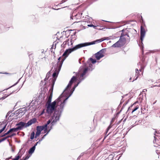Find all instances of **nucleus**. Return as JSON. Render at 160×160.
I'll use <instances>...</instances> for the list:
<instances>
[{"instance_id": "412c9836", "label": "nucleus", "mask_w": 160, "mask_h": 160, "mask_svg": "<svg viewBox=\"0 0 160 160\" xmlns=\"http://www.w3.org/2000/svg\"><path fill=\"white\" fill-rule=\"evenodd\" d=\"M146 110L145 108L141 107V113L142 114H144L145 113L144 111Z\"/></svg>"}, {"instance_id": "49530a36", "label": "nucleus", "mask_w": 160, "mask_h": 160, "mask_svg": "<svg viewBox=\"0 0 160 160\" xmlns=\"http://www.w3.org/2000/svg\"><path fill=\"white\" fill-rule=\"evenodd\" d=\"M2 142V141L1 139H0V143Z\"/></svg>"}, {"instance_id": "ea45409f", "label": "nucleus", "mask_w": 160, "mask_h": 160, "mask_svg": "<svg viewBox=\"0 0 160 160\" xmlns=\"http://www.w3.org/2000/svg\"><path fill=\"white\" fill-rule=\"evenodd\" d=\"M48 79V78H47V77H46V78H45L44 79V81H46Z\"/></svg>"}, {"instance_id": "4468645a", "label": "nucleus", "mask_w": 160, "mask_h": 160, "mask_svg": "<svg viewBox=\"0 0 160 160\" xmlns=\"http://www.w3.org/2000/svg\"><path fill=\"white\" fill-rule=\"evenodd\" d=\"M35 149V146H33L29 150L28 152L30 154H32L34 152Z\"/></svg>"}, {"instance_id": "a18cd8bd", "label": "nucleus", "mask_w": 160, "mask_h": 160, "mask_svg": "<svg viewBox=\"0 0 160 160\" xmlns=\"http://www.w3.org/2000/svg\"><path fill=\"white\" fill-rule=\"evenodd\" d=\"M28 56H30V55H32V53H31L30 54V53H28Z\"/></svg>"}, {"instance_id": "79ce46f5", "label": "nucleus", "mask_w": 160, "mask_h": 160, "mask_svg": "<svg viewBox=\"0 0 160 160\" xmlns=\"http://www.w3.org/2000/svg\"><path fill=\"white\" fill-rule=\"evenodd\" d=\"M3 73V74H7L9 75H10L11 74L10 73Z\"/></svg>"}, {"instance_id": "3c124183", "label": "nucleus", "mask_w": 160, "mask_h": 160, "mask_svg": "<svg viewBox=\"0 0 160 160\" xmlns=\"http://www.w3.org/2000/svg\"><path fill=\"white\" fill-rule=\"evenodd\" d=\"M2 73L0 72V73Z\"/></svg>"}, {"instance_id": "2f4dec72", "label": "nucleus", "mask_w": 160, "mask_h": 160, "mask_svg": "<svg viewBox=\"0 0 160 160\" xmlns=\"http://www.w3.org/2000/svg\"><path fill=\"white\" fill-rule=\"evenodd\" d=\"M63 103H64L63 102L62 103L60 104V108L59 109L60 110H61V111L63 108V107H62V104H63ZM58 109H59V108H58Z\"/></svg>"}, {"instance_id": "9b49d317", "label": "nucleus", "mask_w": 160, "mask_h": 160, "mask_svg": "<svg viewBox=\"0 0 160 160\" xmlns=\"http://www.w3.org/2000/svg\"><path fill=\"white\" fill-rule=\"evenodd\" d=\"M88 69L89 68L88 67L85 68L84 69L82 73L80 75V78H82L83 77V76L86 74Z\"/></svg>"}, {"instance_id": "cd10ccee", "label": "nucleus", "mask_w": 160, "mask_h": 160, "mask_svg": "<svg viewBox=\"0 0 160 160\" xmlns=\"http://www.w3.org/2000/svg\"><path fill=\"white\" fill-rule=\"evenodd\" d=\"M112 126L111 125H110L108 127L107 129V130L106 131V134L108 132L109 130L111 128Z\"/></svg>"}, {"instance_id": "20e7f679", "label": "nucleus", "mask_w": 160, "mask_h": 160, "mask_svg": "<svg viewBox=\"0 0 160 160\" xmlns=\"http://www.w3.org/2000/svg\"><path fill=\"white\" fill-rule=\"evenodd\" d=\"M37 121L35 118H33L29 121L27 123H25L22 122H20L17 124L16 125L18 126L17 128L18 130L22 129L24 127L26 128L31 125L32 124L35 123Z\"/></svg>"}, {"instance_id": "72a5a7b5", "label": "nucleus", "mask_w": 160, "mask_h": 160, "mask_svg": "<svg viewBox=\"0 0 160 160\" xmlns=\"http://www.w3.org/2000/svg\"><path fill=\"white\" fill-rule=\"evenodd\" d=\"M78 84H76L74 85V87L73 88H72V91H73L75 89V88L78 86Z\"/></svg>"}, {"instance_id": "f704fd0d", "label": "nucleus", "mask_w": 160, "mask_h": 160, "mask_svg": "<svg viewBox=\"0 0 160 160\" xmlns=\"http://www.w3.org/2000/svg\"><path fill=\"white\" fill-rule=\"evenodd\" d=\"M43 130H44V133H46L47 132H48V131L47 130V127H46V128H45Z\"/></svg>"}, {"instance_id": "c9c22d12", "label": "nucleus", "mask_w": 160, "mask_h": 160, "mask_svg": "<svg viewBox=\"0 0 160 160\" xmlns=\"http://www.w3.org/2000/svg\"><path fill=\"white\" fill-rule=\"evenodd\" d=\"M140 22H142V25H145V24H144V23L143 22V20L142 18V16H141V20H140Z\"/></svg>"}, {"instance_id": "8fccbe9b", "label": "nucleus", "mask_w": 160, "mask_h": 160, "mask_svg": "<svg viewBox=\"0 0 160 160\" xmlns=\"http://www.w3.org/2000/svg\"><path fill=\"white\" fill-rule=\"evenodd\" d=\"M71 31H73V30H71Z\"/></svg>"}, {"instance_id": "4c0bfd02", "label": "nucleus", "mask_w": 160, "mask_h": 160, "mask_svg": "<svg viewBox=\"0 0 160 160\" xmlns=\"http://www.w3.org/2000/svg\"><path fill=\"white\" fill-rule=\"evenodd\" d=\"M25 108H22V110H20L19 111V112H20L21 111H25V112H23L24 113H25Z\"/></svg>"}, {"instance_id": "58836bf2", "label": "nucleus", "mask_w": 160, "mask_h": 160, "mask_svg": "<svg viewBox=\"0 0 160 160\" xmlns=\"http://www.w3.org/2000/svg\"><path fill=\"white\" fill-rule=\"evenodd\" d=\"M88 27H92V26H93V25L92 24H88Z\"/></svg>"}, {"instance_id": "aec40b11", "label": "nucleus", "mask_w": 160, "mask_h": 160, "mask_svg": "<svg viewBox=\"0 0 160 160\" xmlns=\"http://www.w3.org/2000/svg\"><path fill=\"white\" fill-rule=\"evenodd\" d=\"M89 60L92 63H95L96 62V60L95 59H93L92 58H90Z\"/></svg>"}, {"instance_id": "7c9ffc66", "label": "nucleus", "mask_w": 160, "mask_h": 160, "mask_svg": "<svg viewBox=\"0 0 160 160\" xmlns=\"http://www.w3.org/2000/svg\"><path fill=\"white\" fill-rule=\"evenodd\" d=\"M50 75V72H48L46 75V77H47L48 78H49Z\"/></svg>"}, {"instance_id": "9d476101", "label": "nucleus", "mask_w": 160, "mask_h": 160, "mask_svg": "<svg viewBox=\"0 0 160 160\" xmlns=\"http://www.w3.org/2000/svg\"><path fill=\"white\" fill-rule=\"evenodd\" d=\"M56 81V79L55 78H53L51 80V85L52 86L51 87L50 89L49 90V92H50V94H51L52 95V92H53V87L55 84V82Z\"/></svg>"}, {"instance_id": "39448f33", "label": "nucleus", "mask_w": 160, "mask_h": 160, "mask_svg": "<svg viewBox=\"0 0 160 160\" xmlns=\"http://www.w3.org/2000/svg\"><path fill=\"white\" fill-rule=\"evenodd\" d=\"M106 48H103L94 54L95 58L97 60H100L105 56Z\"/></svg>"}, {"instance_id": "5701e85b", "label": "nucleus", "mask_w": 160, "mask_h": 160, "mask_svg": "<svg viewBox=\"0 0 160 160\" xmlns=\"http://www.w3.org/2000/svg\"><path fill=\"white\" fill-rule=\"evenodd\" d=\"M13 91L11 92H10L9 94V95H6L5 94V96H3L2 97V99H4L6 97H7L9 95H10L11 94H12V93L13 92Z\"/></svg>"}, {"instance_id": "c85d7f7f", "label": "nucleus", "mask_w": 160, "mask_h": 160, "mask_svg": "<svg viewBox=\"0 0 160 160\" xmlns=\"http://www.w3.org/2000/svg\"><path fill=\"white\" fill-rule=\"evenodd\" d=\"M9 137H10V136H7L5 137H4V138H2V141H3L5 140H6L8 138H9Z\"/></svg>"}, {"instance_id": "a878e982", "label": "nucleus", "mask_w": 160, "mask_h": 160, "mask_svg": "<svg viewBox=\"0 0 160 160\" xmlns=\"http://www.w3.org/2000/svg\"><path fill=\"white\" fill-rule=\"evenodd\" d=\"M6 125L1 129L0 130V133L2 132L5 129Z\"/></svg>"}, {"instance_id": "b1692460", "label": "nucleus", "mask_w": 160, "mask_h": 160, "mask_svg": "<svg viewBox=\"0 0 160 160\" xmlns=\"http://www.w3.org/2000/svg\"><path fill=\"white\" fill-rule=\"evenodd\" d=\"M10 132H11L9 131V130L7 132L5 133L3 135L0 136V137H4L5 136H6V135H7L8 134H9Z\"/></svg>"}, {"instance_id": "de8ad7c7", "label": "nucleus", "mask_w": 160, "mask_h": 160, "mask_svg": "<svg viewBox=\"0 0 160 160\" xmlns=\"http://www.w3.org/2000/svg\"><path fill=\"white\" fill-rule=\"evenodd\" d=\"M67 99V98H66V99L64 100L63 101V102H64L66 101V100Z\"/></svg>"}, {"instance_id": "2eb2a0df", "label": "nucleus", "mask_w": 160, "mask_h": 160, "mask_svg": "<svg viewBox=\"0 0 160 160\" xmlns=\"http://www.w3.org/2000/svg\"><path fill=\"white\" fill-rule=\"evenodd\" d=\"M53 120V119H52V118L51 119H50L49 120H48L47 122V123L46 124H45V125H43V126H42L43 127H44V128H46V127H48V125L49 124H50L51 122L52 121H52Z\"/></svg>"}, {"instance_id": "4be33fe9", "label": "nucleus", "mask_w": 160, "mask_h": 160, "mask_svg": "<svg viewBox=\"0 0 160 160\" xmlns=\"http://www.w3.org/2000/svg\"><path fill=\"white\" fill-rule=\"evenodd\" d=\"M69 39H68L67 40L65 41H64L63 42V45H66V44H68V46H69V45L68 44V41H69Z\"/></svg>"}, {"instance_id": "bb28decb", "label": "nucleus", "mask_w": 160, "mask_h": 160, "mask_svg": "<svg viewBox=\"0 0 160 160\" xmlns=\"http://www.w3.org/2000/svg\"><path fill=\"white\" fill-rule=\"evenodd\" d=\"M112 126L111 125H110L108 127L107 129V130L106 131V134L108 132L109 130L111 128Z\"/></svg>"}, {"instance_id": "c03bdc74", "label": "nucleus", "mask_w": 160, "mask_h": 160, "mask_svg": "<svg viewBox=\"0 0 160 160\" xmlns=\"http://www.w3.org/2000/svg\"><path fill=\"white\" fill-rule=\"evenodd\" d=\"M44 113V110H43V111L42 112L41 115L42 114Z\"/></svg>"}, {"instance_id": "f3484780", "label": "nucleus", "mask_w": 160, "mask_h": 160, "mask_svg": "<svg viewBox=\"0 0 160 160\" xmlns=\"http://www.w3.org/2000/svg\"><path fill=\"white\" fill-rule=\"evenodd\" d=\"M18 131V130L17 127L16 128H12L9 130V131L11 132H16V131Z\"/></svg>"}, {"instance_id": "dca6fc26", "label": "nucleus", "mask_w": 160, "mask_h": 160, "mask_svg": "<svg viewBox=\"0 0 160 160\" xmlns=\"http://www.w3.org/2000/svg\"><path fill=\"white\" fill-rule=\"evenodd\" d=\"M76 33V32H74L72 33V34L73 35H71V38H72L71 39V41H71V45H72V44H73V42H72V38H73L72 37L73 36L74 37H75Z\"/></svg>"}, {"instance_id": "f8f14e48", "label": "nucleus", "mask_w": 160, "mask_h": 160, "mask_svg": "<svg viewBox=\"0 0 160 160\" xmlns=\"http://www.w3.org/2000/svg\"><path fill=\"white\" fill-rule=\"evenodd\" d=\"M52 95L51 94H50L47 102V104H52V103H51V101L52 98Z\"/></svg>"}, {"instance_id": "37998d69", "label": "nucleus", "mask_w": 160, "mask_h": 160, "mask_svg": "<svg viewBox=\"0 0 160 160\" xmlns=\"http://www.w3.org/2000/svg\"><path fill=\"white\" fill-rule=\"evenodd\" d=\"M147 91V90L146 89H144L143 90V92H146Z\"/></svg>"}, {"instance_id": "6ab92c4d", "label": "nucleus", "mask_w": 160, "mask_h": 160, "mask_svg": "<svg viewBox=\"0 0 160 160\" xmlns=\"http://www.w3.org/2000/svg\"><path fill=\"white\" fill-rule=\"evenodd\" d=\"M35 135L34 132H32L30 135V138L32 140L34 138V136Z\"/></svg>"}, {"instance_id": "0eeeda50", "label": "nucleus", "mask_w": 160, "mask_h": 160, "mask_svg": "<svg viewBox=\"0 0 160 160\" xmlns=\"http://www.w3.org/2000/svg\"><path fill=\"white\" fill-rule=\"evenodd\" d=\"M44 128V127H43L42 126H38L37 127V132L35 137V138L40 135L41 132L43 130Z\"/></svg>"}, {"instance_id": "1a4fd4ad", "label": "nucleus", "mask_w": 160, "mask_h": 160, "mask_svg": "<svg viewBox=\"0 0 160 160\" xmlns=\"http://www.w3.org/2000/svg\"><path fill=\"white\" fill-rule=\"evenodd\" d=\"M76 79L77 78L76 77L74 76H73L70 81L65 89L67 90L70 87L73 83L76 81Z\"/></svg>"}, {"instance_id": "e433bc0d", "label": "nucleus", "mask_w": 160, "mask_h": 160, "mask_svg": "<svg viewBox=\"0 0 160 160\" xmlns=\"http://www.w3.org/2000/svg\"><path fill=\"white\" fill-rule=\"evenodd\" d=\"M143 69H144V68H143L142 67L140 69L139 71L140 72H143Z\"/></svg>"}, {"instance_id": "6e6552de", "label": "nucleus", "mask_w": 160, "mask_h": 160, "mask_svg": "<svg viewBox=\"0 0 160 160\" xmlns=\"http://www.w3.org/2000/svg\"><path fill=\"white\" fill-rule=\"evenodd\" d=\"M141 30V36L140 39L141 41L143 40V39L144 37L145 34V30L144 27L142 25L141 26L140 28Z\"/></svg>"}, {"instance_id": "423d86ee", "label": "nucleus", "mask_w": 160, "mask_h": 160, "mask_svg": "<svg viewBox=\"0 0 160 160\" xmlns=\"http://www.w3.org/2000/svg\"><path fill=\"white\" fill-rule=\"evenodd\" d=\"M136 102H134L132 105L128 109V110H130L132 108H133L132 109V113L133 112L137 110L139 107V105H136Z\"/></svg>"}, {"instance_id": "ddd939ff", "label": "nucleus", "mask_w": 160, "mask_h": 160, "mask_svg": "<svg viewBox=\"0 0 160 160\" xmlns=\"http://www.w3.org/2000/svg\"><path fill=\"white\" fill-rule=\"evenodd\" d=\"M136 77L135 78H134L133 79L134 80H133L132 82L134 80H136L139 76V72L138 69H136Z\"/></svg>"}, {"instance_id": "a211bd4d", "label": "nucleus", "mask_w": 160, "mask_h": 160, "mask_svg": "<svg viewBox=\"0 0 160 160\" xmlns=\"http://www.w3.org/2000/svg\"><path fill=\"white\" fill-rule=\"evenodd\" d=\"M30 156L28 154L26 155L25 157H23L22 158V160H26L29 158L30 157Z\"/></svg>"}, {"instance_id": "c756f323", "label": "nucleus", "mask_w": 160, "mask_h": 160, "mask_svg": "<svg viewBox=\"0 0 160 160\" xmlns=\"http://www.w3.org/2000/svg\"><path fill=\"white\" fill-rule=\"evenodd\" d=\"M20 157L18 155V156H17L14 158L12 160H18L19 159Z\"/></svg>"}, {"instance_id": "a19ab883", "label": "nucleus", "mask_w": 160, "mask_h": 160, "mask_svg": "<svg viewBox=\"0 0 160 160\" xmlns=\"http://www.w3.org/2000/svg\"><path fill=\"white\" fill-rule=\"evenodd\" d=\"M39 141L38 142H37L34 146H35V147L37 145V144L39 143Z\"/></svg>"}, {"instance_id": "473e14b6", "label": "nucleus", "mask_w": 160, "mask_h": 160, "mask_svg": "<svg viewBox=\"0 0 160 160\" xmlns=\"http://www.w3.org/2000/svg\"><path fill=\"white\" fill-rule=\"evenodd\" d=\"M98 25H97V26H94V25H93V26H92L93 28L95 29H98V30H101V29L100 28H96L97 27H98Z\"/></svg>"}, {"instance_id": "f03ea898", "label": "nucleus", "mask_w": 160, "mask_h": 160, "mask_svg": "<svg viewBox=\"0 0 160 160\" xmlns=\"http://www.w3.org/2000/svg\"><path fill=\"white\" fill-rule=\"evenodd\" d=\"M56 102L55 101L52 103V104H47V112L49 114L51 115L54 111V112L53 115L52 116V119L53 120L51 122L52 125H53L55 123L58 121L60 116L61 112V110L58 109V110L55 109L56 107Z\"/></svg>"}, {"instance_id": "09e8293b", "label": "nucleus", "mask_w": 160, "mask_h": 160, "mask_svg": "<svg viewBox=\"0 0 160 160\" xmlns=\"http://www.w3.org/2000/svg\"><path fill=\"white\" fill-rule=\"evenodd\" d=\"M131 78H130V80H131Z\"/></svg>"}, {"instance_id": "7ed1b4c3", "label": "nucleus", "mask_w": 160, "mask_h": 160, "mask_svg": "<svg viewBox=\"0 0 160 160\" xmlns=\"http://www.w3.org/2000/svg\"><path fill=\"white\" fill-rule=\"evenodd\" d=\"M126 36L129 37L127 32L124 33L123 32V31H122V33H121L119 40L113 44L112 46V47L114 48L120 47L123 46L126 43V40L125 37Z\"/></svg>"}, {"instance_id": "393cba45", "label": "nucleus", "mask_w": 160, "mask_h": 160, "mask_svg": "<svg viewBox=\"0 0 160 160\" xmlns=\"http://www.w3.org/2000/svg\"><path fill=\"white\" fill-rule=\"evenodd\" d=\"M49 131H48V132L47 133H46V134L44 135L43 136V137H42V138H41V139H39V142H40V141H42V139H43L45 137V136H46V135H47V134L48 133V132H49Z\"/></svg>"}, {"instance_id": "f257e3e1", "label": "nucleus", "mask_w": 160, "mask_h": 160, "mask_svg": "<svg viewBox=\"0 0 160 160\" xmlns=\"http://www.w3.org/2000/svg\"><path fill=\"white\" fill-rule=\"evenodd\" d=\"M106 39V38L104 37L100 39L96 40L92 42L79 44L76 45L73 48H69L66 50L62 56V57H64V58L61 59V57H60L58 59V61L57 63V67L56 68H55V70L54 72L52 74L53 78H53H55L56 80V78L57 77L59 72L61 70V68L64 61L70 53H71L72 52L75 51L78 49L83 47L98 43L105 40Z\"/></svg>"}]
</instances>
